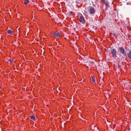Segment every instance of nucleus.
<instances>
[{
	"instance_id": "obj_1",
	"label": "nucleus",
	"mask_w": 131,
	"mask_h": 131,
	"mask_svg": "<svg viewBox=\"0 0 131 131\" xmlns=\"http://www.w3.org/2000/svg\"><path fill=\"white\" fill-rule=\"evenodd\" d=\"M111 53L113 57L115 58L117 57V52L116 49H111Z\"/></svg>"
},
{
	"instance_id": "obj_2",
	"label": "nucleus",
	"mask_w": 131,
	"mask_h": 131,
	"mask_svg": "<svg viewBox=\"0 0 131 131\" xmlns=\"http://www.w3.org/2000/svg\"><path fill=\"white\" fill-rule=\"evenodd\" d=\"M89 11L90 14H92L95 13V11L92 7H89Z\"/></svg>"
},
{
	"instance_id": "obj_3",
	"label": "nucleus",
	"mask_w": 131,
	"mask_h": 131,
	"mask_svg": "<svg viewBox=\"0 0 131 131\" xmlns=\"http://www.w3.org/2000/svg\"><path fill=\"white\" fill-rule=\"evenodd\" d=\"M119 50L120 51V53L122 54L124 56L126 55V54L125 53V51L123 47H121L119 48Z\"/></svg>"
},
{
	"instance_id": "obj_4",
	"label": "nucleus",
	"mask_w": 131,
	"mask_h": 131,
	"mask_svg": "<svg viewBox=\"0 0 131 131\" xmlns=\"http://www.w3.org/2000/svg\"><path fill=\"white\" fill-rule=\"evenodd\" d=\"M80 21L83 24H85V20L84 17L83 16L80 17Z\"/></svg>"
},
{
	"instance_id": "obj_5",
	"label": "nucleus",
	"mask_w": 131,
	"mask_h": 131,
	"mask_svg": "<svg viewBox=\"0 0 131 131\" xmlns=\"http://www.w3.org/2000/svg\"><path fill=\"white\" fill-rule=\"evenodd\" d=\"M84 59L86 61V63H88L89 64H92L93 63V62L89 61V59L86 57H84Z\"/></svg>"
},
{
	"instance_id": "obj_6",
	"label": "nucleus",
	"mask_w": 131,
	"mask_h": 131,
	"mask_svg": "<svg viewBox=\"0 0 131 131\" xmlns=\"http://www.w3.org/2000/svg\"><path fill=\"white\" fill-rule=\"evenodd\" d=\"M52 36L55 37H59L61 36V35L59 32L55 34H54Z\"/></svg>"
},
{
	"instance_id": "obj_7",
	"label": "nucleus",
	"mask_w": 131,
	"mask_h": 131,
	"mask_svg": "<svg viewBox=\"0 0 131 131\" xmlns=\"http://www.w3.org/2000/svg\"><path fill=\"white\" fill-rule=\"evenodd\" d=\"M7 32L11 35L13 34L12 31L11 30H8L7 31Z\"/></svg>"
},
{
	"instance_id": "obj_8",
	"label": "nucleus",
	"mask_w": 131,
	"mask_h": 131,
	"mask_svg": "<svg viewBox=\"0 0 131 131\" xmlns=\"http://www.w3.org/2000/svg\"><path fill=\"white\" fill-rule=\"evenodd\" d=\"M128 57L131 59V51H130L128 54Z\"/></svg>"
},
{
	"instance_id": "obj_9",
	"label": "nucleus",
	"mask_w": 131,
	"mask_h": 131,
	"mask_svg": "<svg viewBox=\"0 0 131 131\" xmlns=\"http://www.w3.org/2000/svg\"><path fill=\"white\" fill-rule=\"evenodd\" d=\"M30 117L31 119H32L34 120H35V116H30Z\"/></svg>"
},
{
	"instance_id": "obj_10",
	"label": "nucleus",
	"mask_w": 131,
	"mask_h": 131,
	"mask_svg": "<svg viewBox=\"0 0 131 131\" xmlns=\"http://www.w3.org/2000/svg\"><path fill=\"white\" fill-rule=\"evenodd\" d=\"M29 1L28 0H25L24 2V3L25 5H27L28 4V3H29Z\"/></svg>"
},
{
	"instance_id": "obj_11",
	"label": "nucleus",
	"mask_w": 131,
	"mask_h": 131,
	"mask_svg": "<svg viewBox=\"0 0 131 131\" xmlns=\"http://www.w3.org/2000/svg\"><path fill=\"white\" fill-rule=\"evenodd\" d=\"M68 14L70 16H71L72 15V12L69 11L68 12Z\"/></svg>"
},
{
	"instance_id": "obj_12",
	"label": "nucleus",
	"mask_w": 131,
	"mask_h": 131,
	"mask_svg": "<svg viewBox=\"0 0 131 131\" xmlns=\"http://www.w3.org/2000/svg\"><path fill=\"white\" fill-rule=\"evenodd\" d=\"M92 81L93 82H94L95 81V80L93 77L91 76Z\"/></svg>"
},
{
	"instance_id": "obj_13",
	"label": "nucleus",
	"mask_w": 131,
	"mask_h": 131,
	"mask_svg": "<svg viewBox=\"0 0 131 131\" xmlns=\"http://www.w3.org/2000/svg\"><path fill=\"white\" fill-rule=\"evenodd\" d=\"M105 3V5H106V6L107 7H109V5L107 4V3H106L105 2L104 3Z\"/></svg>"
},
{
	"instance_id": "obj_14",
	"label": "nucleus",
	"mask_w": 131,
	"mask_h": 131,
	"mask_svg": "<svg viewBox=\"0 0 131 131\" xmlns=\"http://www.w3.org/2000/svg\"><path fill=\"white\" fill-rule=\"evenodd\" d=\"M114 36L116 38H117V36L116 35V34H115L114 33L113 34Z\"/></svg>"
},
{
	"instance_id": "obj_15",
	"label": "nucleus",
	"mask_w": 131,
	"mask_h": 131,
	"mask_svg": "<svg viewBox=\"0 0 131 131\" xmlns=\"http://www.w3.org/2000/svg\"><path fill=\"white\" fill-rule=\"evenodd\" d=\"M119 63H120V62H118L117 63V64L118 66V67L119 66Z\"/></svg>"
},
{
	"instance_id": "obj_16",
	"label": "nucleus",
	"mask_w": 131,
	"mask_h": 131,
	"mask_svg": "<svg viewBox=\"0 0 131 131\" xmlns=\"http://www.w3.org/2000/svg\"><path fill=\"white\" fill-rule=\"evenodd\" d=\"M101 1L103 2L104 3L105 2V0H101Z\"/></svg>"
},
{
	"instance_id": "obj_17",
	"label": "nucleus",
	"mask_w": 131,
	"mask_h": 131,
	"mask_svg": "<svg viewBox=\"0 0 131 131\" xmlns=\"http://www.w3.org/2000/svg\"><path fill=\"white\" fill-rule=\"evenodd\" d=\"M8 61H10L11 62H13V61L10 59H8Z\"/></svg>"
},
{
	"instance_id": "obj_18",
	"label": "nucleus",
	"mask_w": 131,
	"mask_h": 131,
	"mask_svg": "<svg viewBox=\"0 0 131 131\" xmlns=\"http://www.w3.org/2000/svg\"><path fill=\"white\" fill-rule=\"evenodd\" d=\"M83 79L82 80V79L81 81H83Z\"/></svg>"
}]
</instances>
